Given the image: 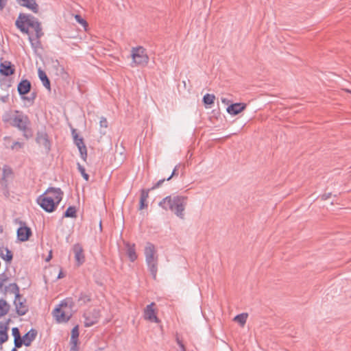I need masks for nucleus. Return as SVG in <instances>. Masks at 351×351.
Masks as SVG:
<instances>
[{"mask_svg": "<svg viewBox=\"0 0 351 351\" xmlns=\"http://www.w3.org/2000/svg\"><path fill=\"white\" fill-rule=\"evenodd\" d=\"M38 77L40 80H41L43 86L47 88L48 90H50V82L48 79L46 73L45 71H43L42 69H39L38 71Z\"/></svg>", "mask_w": 351, "mask_h": 351, "instance_id": "obj_20", "label": "nucleus"}, {"mask_svg": "<svg viewBox=\"0 0 351 351\" xmlns=\"http://www.w3.org/2000/svg\"><path fill=\"white\" fill-rule=\"evenodd\" d=\"M131 58L132 60V66L146 65L149 60L146 49L142 46L131 49Z\"/></svg>", "mask_w": 351, "mask_h": 351, "instance_id": "obj_7", "label": "nucleus"}, {"mask_svg": "<svg viewBox=\"0 0 351 351\" xmlns=\"http://www.w3.org/2000/svg\"><path fill=\"white\" fill-rule=\"evenodd\" d=\"M75 213H76V210H75V207L70 206L66 209V210L64 213V217H75V216H76Z\"/></svg>", "mask_w": 351, "mask_h": 351, "instance_id": "obj_28", "label": "nucleus"}, {"mask_svg": "<svg viewBox=\"0 0 351 351\" xmlns=\"http://www.w3.org/2000/svg\"><path fill=\"white\" fill-rule=\"evenodd\" d=\"M100 317L99 311L95 309L88 311L84 313V325L90 327L96 324Z\"/></svg>", "mask_w": 351, "mask_h": 351, "instance_id": "obj_9", "label": "nucleus"}, {"mask_svg": "<svg viewBox=\"0 0 351 351\" xmlns=\"http://www.w3.org/2000/svg\"><path fill=\"white\" fill-rule=\"evenodd\" d=\"M14 304L16 308V311L19 315H25L27 311L28 308L27 305L26 304V302L19 295H16L14 300Z\"/></svg>", "mask_w": 351, "mask_h": 351, "instance_id": "obj_11", "label": "nucleus"}, {"mask_svg": "<svg viewBox=\"0 0 351 351\" xmlns=\"http://www.w3.org/2000/svg\"><path fill=\"white\" fill-rule=\"evenodd\" d=\"M30 82L25 80L21 81L18 85V91L21 95H25L30 90Z\"/></svg>", "mask_w": 351, "mask_h": 351, "instance_id": "obj_19", "label": "nucleus"}, {"mask_svg": "<svg viewBox=\"0 0 351 351\" xmlns=\"http://www.w3.org/2000/svg\"><path fill=\"white\" fill-rule=\"evenodd\" d=\"M75 19L77 23L84 27L85 31H86L88 27L87 22L78 14L75 15Z\"/></svg>", "mask_w": 351, "mask_h": 351, "instance_id": "obj_29", "label": "nucleus"}, {"mask_svg": "<svg viewBox=\"0 0 351 351\" xmlns=\"http://www.w3.org/2000/svg\"><path fill=\"white\" fill-rule=\"evenodd\" d=\"M186 197L184 196H167L160 202V206L164 209H169L178 217L184 218V211L186 205Z\"/></svg>", "mask_w": 351, "mask_h": 351, "instance_id": "obj_3", "label": "nucleus"}, {"mask_svg": "<svg viewBox=\"0 0 351 351\" xmlns=\"http://www.w3.org/2000/svg\"><path fill=\"white\" fill-rule=\"evenodd\" d=\"M73 302L66 298L60 302L52 311V315L58 323H66L73 315Z\"/></svg>", "mask_w": 351, "mask_h": 351, "instance_id": "obj_4", "label": "nucleus"}, {"mask_svg": "<svg viewBox=\"0 0 351 351\" xmlns=\"http://www.w3.org/2000/svg\"><path fill=\"white\" fill-rule=\"evenodd\" d=\"M99 124L101 128H106L108 127V121L104 117L101 118Z\"/></svg>", "mask_w": 351, "mask_h": 351, "instance_id": "obj_33", "label": "nucleus"}, {"mask_svg": "<svg viewBox=\"0 0 351 351\" xmlns=\"http://www.w3.org/2000/svg\"><path fill=\"white\" fill-rule=\"evenodd\" d=\"M331 197V193H325L322 195V199L326 200Z\"/></svg>", "mask_w": 351, "mask_h": 351, "instance_id": "obj_36", "label": "nucleus"}, {"mask_svg": "<svg viewBox=\"0 0 351 351\" xmlns=\"http://www.w3.org/2000/svg\"><path fill=\"white\" fill-rule=\"evenodd\" d=\"M247 319V313H241L234 317V321L240 324L241 327H243L246 323Z\"/></svg>", "mask_w": 351, "mask_h": 351, "instance_id": "obj_24", "label": "nucleus"}, {"mask_svg": "<svg viewBox=\"0 0 351 351\" xmlns=\"http://www.w3.org/2000/svg\"><path fill=\"white\" fill-rule=\"evenodd\" d=\"M81 157L84 161H86L87 159V149L86 146L78 148Z\"/></svg>", "mask_w": 351, "mask_h": 351, "instance_id": "obj_31", "label": "nucleus"}, {"mask_svg": "<svg viewBox=\"0 0 351 351\" xmlns=\"http://www.w3.org/2000/svg\"><path fill=\"white\" fill-rule=\"evenodd\" d=\"M1 256L6 261H10L12 258V254L8 249L1 250Z\"/></svg>", "mask_w": 351, "mask_h": 351, "instance_id": "obj_26", "label": "nucleus"}, {"mask_svg": "<svg viewBox=\"0 0 351 351\" xmlns=\"http://www.w3.org/2000/svg\"><path fill=\"white\" fill-rule=\"evenodd\" d=\"M8 311V306L7 303L1 300H0V317L5 315Z\"/></svg>", "mask_w": 351, "mask_h": 351, "instance_id": "obj_27", "label": "nucleus"}, {"mask_svg": "<svg viewBox=\"0 0 351 351\" xmlns=\"http://www.w3.org/2000/svg\"><path fill=\"white\" fill-rule=\"evenodd\" d=\"M163 181H164V180H160V181L158 182V184H157L156 186H158L160 184V183H162Z\"/></svg>", "mask_w": 351, "mask_h": 351, "instance_id": "obj_45", "label": "nucleus"}, {"mask_svg": "<svg viewBox=\"0 0 351 351\" xmlns=\"http://www.w3.org/2000/svg\"><path fill=\"white\" fill-rule=\"evenodd\" d=\"M221 101H222V103L226 104H229V101L227 99H226V98H222L221 99Z\"/></svg>", "mask_w": 351, "mask_h": 351, "instance_id": "obj_41", "label": "nucleus"}, {"mask_svg": "<svg viewBox=\"0 0 351 351\" xmlns=\"http://www.w3.org/2000/svg\"><path fill=\"white\" fill-rule=\"evenodd\" d=\"M178 344L181 348V350L180 351H186V349H185V347L183 345V343L180 341H178Z\"/></svg>", "mask_w": 351, "mask_h": 351, "instance_id": "obj_40", "label": "nucleus"}, {"mask_svg": "<svg viewBox=\"0 0 351 351\" xmlns=\"http://www.w3.org/2000/svg\"><path fill=\"white\" fill-rule=\"evenodd\" d=\"M246 108L245 103H235L228 106L226 111L230 115H237Z\"/></svg>", "mask_w": 351, "mask_h": 351, "instance_id": "obj_12", "label": "nucleus"}, {"mask_svg": "<svg viewBox=\"0 0 351 351\" xmlns=\"http://www.w3.org/2000/svg\"><path fill=\"white\" fill-rule=\"evenodd\" d=\"M149 197V191H145V190H143L141 191V199H143V200H146Z\"/></svg>", "mask_w": 351, "mask_h": 351, "instance_id": "obj_32", "label": "nucleus"}, {"mask_svg": "<svg viewBox=\"0 0 351 351\" xmlns=\"http://www.w3.org/2000/svg\"><path fill=\"white\" fill-rule=\"evenodd\" d=\"M36 335V332L34 330H31L28 332H27L22 338H21V346H29L32 341L35 339Z\"/></svg>", "mask_w": 351, "mask_h": 351, "instance_id": "obj_17", "label": "nucleus"}, {"mask_svg": "<svg viewBox=\"0 0 351 351\" xmlns=\"http://www.w3.org/2000/svg\"><path fill=\"white\" fill-rule=\"evenodd\" d=\"M175 172H176V169H174V171H173L172 174L170 176V177H169L167 178V180H169L173 176V175L175 174Z\"/></svg>", "mask_w": 351, "mask_h": 351, "instance_id": "obj_43", "label": "nucleus"}, {"mask_svg": "<svg viewBox=\"0 0 351 351\" xmlns=\"http://www.w3.org/2000/svg\"><path fill=\"white\" fill-rule=\"evenodd\" d=\"M343 91L346 92V93H349L351 94V90H349V89H347V88H343L342 89Z\"/></svg>", "mask_w": 351, "mask_h": 351, "instance_id": "obj_44", "label": "nucleus"}, {"mask_svg": "<svg viewBox=\"0 0 351 351\" xmlns=\"http://www.w3.org/2000/svg\"><path fill=\"white\" fill-rule=\"evenodd\" d=\"M64 277V274L61 269H58V275L57 276V279H60Z\"/></svg>", "mask_w": 351, "mask_h": 351, "instance_id": "obj_37", "label": "nucleus"}, {"mask_svg": "<svg viewBox=\"0 0 351 351\" xmlns=\"http://www.w3.org/2000/svg\"><path fill=\"white\" fill-rule=\"evenodd\" d=\"M77 169H78L79 171L80 172L81 175L82 176V177L84 178V179L86 181H88V179H89V176L86 173L84 167H82L80 164L78 163L77 164Z\"/></svg>", "mask_w": 351, "mask_h": 351, "instance_id": "obj_30", "label": "nucleus"}, {"mask_svg": "<svg viewBox=\"0 0 351 351\" xmlns=\"http://www.w3.org/2000/svg\"><path fill=\"white\" fill-rule=\"evenodd\" d=\"M16 26L23 33L29 34V27H32L35 32V38L29 36V40L33 47H40V38L43 36L42 28L38 21L33 16L25 14H20L16 21Z\"/></svg>", "mask_w": 351, "mask_h": 351, "instance_id": "obj_1", "label": "nucleus"}, {"mask_svg": "<svg viewBox=\"0 0 351 351\" xmlns=\"http://www.w3.org/2000/svg\"><path fill=\"white\" fill-rule=\"evenodd\" d=\"M73 252L74 253L77 266L82 265L85 262V255L82 245L80 244L74 245L73 247Z\"/></svg>", "mask_w": 351, "mask_h": 351, "instance_id": "obj_10", "label": "nucleus"}, {"mask_svg": "<svg viewBox=\"0 0 351 351\" xmlns=\"http://www.w3.org/2000/svg\"><path fill=\"white\" fill-rule=\"evenodd\" d=\"M17 2L22 6L26 7L34 13L38 12V5L35 0H16Z\"/></svg>", "mask_w": 351, "mask_h": 351, "instance_id": "obj_16", "label": "nucleus"}, {"mask_svg": "<svg viewBox=\"0 0 351 351\" xmlns=\"http://www.w3.org/2000/svg\"><path fill=\"white\" fill-rule=\"evenodd\" d=\"M78 337H79V327L78 326H75L71 330V344L72 345V348L76 349L78 344Z\"/></svg>", "mask_w": 351, "mask_h": 351, "instance_id": "obj_18", "label": "nucleus"}, {"mask_svg": "<svg viewBox=\"0 0 351 351\" xmlns=\"http://www.w3.org/2000/svg\"><path fill=\"white\" fill-rule=\"evenodd\" d=\"M36 141L45 151H49L51 144L46 134L39 133L37 136Z\"/></svg>", "mask_w": 351, "mask_h": 351, "instance_id": "obj_13", "label": "nucleus"}, {"mask_svg": "<svg viewBox=\"0 0 351 351\" xmlns=\"http://www.w3.org/2000/svg\"><path fill=\"white\" fill-rule=\"evenodd\" d=\"M16 147H19V148L21 147H22L21 143H20L19 142H16V143H14V145H12V148L14 149Z\"/></svg>", "mask_w": 351, "mask_h": 351, "instance_id": "obj_39", "label": "nucleus"}, {"mask_svg": "<svg viewBox=\"0 0 351 351\" xmlns=\"http://www.w3.org/2000/svg\"><path fill=\"white\" fill-rule=\"evenodd\" d=\"M147 206V201L143 199H140V209H144Z\"/></svg>", "mask_w": 351, "mask_h": 351, "instance_id": "obj_35", "label": "nucleus"}, {"mask_svg": "<svg viewBox=\"0 0 351 351\" xmlns=\"http://www.w3.org/2000/svg\"><path fill=\"white\" fill-rule=\"evenodd\" d=\"M6 4V0H0V10H3Z\"/></svg>", "mask_w": 351, "mask_h": 351, "instance_id": "obj_38", "label": "nucleus"}, {"mask_svg": "<svg viewBox=\"0 0 351 351\" xmlns=\"http://www.w3.org/2000/svg\"><path fill=\"white\" fill-rule=\"evenodd\" d=\"M32 235V231L29 228L22 226L17 230V237L21 241H26Z\"/></svg>", "mask_w": 351, "mask_h": 351, "instance_id": "obj_15", "label": "nucleus"}, {"mask_svg": "<svg viewBox=\"0 0 351 351\" xmlns=\"http://www.w3.org/2000/svg\"><path fill=\"white\" fill-rule=\"evenodd\" d=\"M4 120L21 130H27L29 125L28 117L19 111L7 114Z\"/></svg>", "mask_w": 351, "mask_h": 351, "instance_id": "obj_6", "label": "nucleus"}, {"mask_svg": "<svg viewBox=\"0 0 351 351\" xmlns=\"http://www.w3.org/2000/svg\"><path fill=\"white\" fill-rule=\"evenodd\" d=\"M157 315L158 309L156 307V304L154 302H152L144 308L143 317L148 322L156 324L159 323L160 321Z\"/></svg>", "mask_w": 351, "mask_h": 351, "instance_id": "obj_8", "label": "nucleus"}, {"mask_svg": "<svg viewBox=\"0 0 351 351\" xmlns=\"http://www.w3.org/2000/svg\"><path fill=\"white\" fill-rule=\"evenodd\" d=\"M14 73V69L9 61H4L0 63V73L5 76H9Z\"/></svg>", "mask_w": 351, "mask_h": 351, "instance_id": "obj_14", "label": "nucleus"}, {"mask_svg": "<svg viewBox=\"0 0 351 351\" xmlns=\"http://www.w3.org/2000/svg\"><path fill=\"white\" fill-rule=\"evenodd\" d=\"M51 257H52V256H51V252H50L49 255V256H47V258L46 261H49L51 260Z\"/></svg>", "mask_w": 351, "mask_h": 351, "instance_id": "obj_42", "label": "nucleus"}, {"mask_svg": "<svg viewBox=\"0 0 351 351\" xmlns=\"http://www.w3.org/2000/svg\"><path fill=\"white\" fill-rule=\"evenodd\" d=\"M144 254L149 270L153 278L156 279L158 271V255L155 246L152 243H147L145 247Z\"/></svg>", "mask_w": 351, "mask_h": 351, "instance_id": "obj_5", "label": "nucleus"}, {"mask_svg": "<svg viewBox=\"0 0 351 351\" xmlns=\"http://www.w3.org/2000/svg\"><path fill=\"white\" fill-rule=\"evenodd\" d=\"M12 332L14 338L15 346L17 348L21 347V337L19 329L17 328H13Z\"/></svg>", "mask_w": 351, "mask_h": 351, "instance_id": "obj_23", "label": "nucleus"}, {"mask_svg": "<svg viewBox=\"0 0 351 351\" xmlns=\"http://www.w3.org/2000/svg\"><path fill=\"white\" fill-rule=\"evenodd\" d=\"M62 199V193L59 189H49L37 199L38 204L48 213L53 212Z\"/></svg>", "mask_w": 351, "mask_h": 351, "instance_id": "obj_2", "label": "nucleus"}, {"mask_svg": "<svg viewBox=\"0 0 351 351\" xmlns=\"http://www.w3.org/2000/svg\"><path fill=\"white\" fill-rule=\"evenodd\" d=\"M127 247V254L131 261H134L137 258V255L135 251L134 245H126Z\"/></svg>", "mask_w": 351, "mask_h": 351, "instance_id": "obj_22", "label": "nucleus"}, {"mask_svg": "<svg viewBox=\"0 0 351 351\" xmlns=\"http://www.w3.org/2000/svg\"><path fill=\"white\" fill-rule=\"evenodd\" d=\"M8 326L4 324L0 323V345L8 340Z\"/></svg>", "mask_w": 351, "mask_h": 351, "instance_id": "obj_21", "label": "nucleus"}, {"mask_svg": "<svg viewBox=\"0 0 351 351\" xmlns=\"http://www.w3.org/2000/svg\"><path fill=\"white\" fill-rule=\"evenodd\" d=\"M215 96L213 94H206L203 97V102L206 106H211L214 104Z\"/></svg>", "mask_w": 351, "mask_h": 351, "instance_id": "obj_25", "label": "nucleus"}, {"mask_svg": "<svg viewBox=\"0 0 351 351\" xmlns=\"http://www.w3.org/2000/svg\"><path fill=\"white\" fill-rule=\"evenodd\" d=\"M75 144L78 148L85 146V145L84 144L83 140L82 138H76Z\"/></svg>", "mask_w": 351, "mask_h": 351, "instance_id": "obj_34", "label": "nucleus"}]
</instances>
